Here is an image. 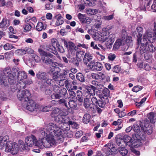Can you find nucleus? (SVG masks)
<instances>
[{
    "mask_svg": "<svg viewBox=\"0 0 156 156\" xmlns=\"http://www.w3.org/2000/svg\"><path fill=\"white\" fill-rule=\"evenodd\" d=\"M9 20L6 18H3L0 23V28H3L6 26L7 24L8 26L9 25Z\"/></svg>",
    "mask_w": 156,
    "mask_h": 156,
    "instance_id": "2f4dec72",
    "label": "nucleus"
},
{
    "mask_svg": "<svg viewBox=\"0 0 156 156\" xmlns=\"http://www.w3.org/2000/svg\"><path fill=\"white\" fill-rule=\"evenodd\" d=\"M5 150V152H10L12 154H16L18 152V145L15 143L8 141L6 144Z\"/></svg>",
    "mask_w": 156,
    "mask_h": 156,
    "instance_id": "20e7f679",
    "label": "nucleus"
},
{
    "mask_svg": "<svg viewBox=\"0 0 156 156\" xmlns=\"http://www.w3.org/2000/svg\"><path fill=\"white\" fill-rule=\"evenodd\" d=\"M83 105L86 109L90 108L91 110L94 109V105L91 103H84Z\"/></svg>",
    "mask_w": 156,
    "mask_h": 156,
    "instance_id": "f704fd0d",
    "label": "nucleus"
},
{
    "mask_svg": "<svg viewBox=\"0 0 156 156\" xmlns=\"http://www.w3.org/2000/svg\"><path fill=\"white\" fill-rule=\"evenodd\" d=\"M153 31V36L152 32L146 31L142 39L140 37L137 39V44H140L138 51L140 54H142L147 51L153 52L154 47L151 43L154 42L156 39V22L154 23Z\"/></svg>",
    "mask_w": 156,
    "mask_h": 156,
    "instance_id": "f03ea898",
    "label": "nucleus"
},
{
    "mask_svg": "<svg viewBox=\"0 0 156 156\" xmlns=\"http://www.w3.org/2000/svg\"><path fill=\"white\" fill-rule=\"evenodd\" d=\"M62 111L59 108H53L51 114V116L52 117L56 116V115L60 114Z\"/></svg>",
    "mask_w": 156,
    "mask_h": 156,
    "instance_id": "393cba45",
    "label": "nucleus"
},
{
    "mask_svg": "<svg viewBox=\"0 0 156 156\" xmlns=\"http://www.w3.org/2000/svg\"><path fill=\"white\" fill-rule=\"evenodd\" d=\"M91 87L92 89H91L90 91L88 93L91 95L92 96L95 95V90L96 89V87L93 85H91Z\"/></svg>",
    "mask_w": 156,
    "mask_h": 156,
    "instance_id": "8fccbe9b",
    "label": "nucleus"
},
{
    "mask_svg": "<svg viewBox=\"0 0 156 156\" xmlns=\"http://www.w3.org/2000/svg\"><path fill=\"white\" fill-rule=\"evenodd\" d=\"M67 92V90L65 88H61L57 94H53L51 97L52 99H54L53 97H54L55 99H59L65 96Z\"/></svg>",
    "mask_w": 156,
    "mask_h": 156,
    "instance_id": "9d476101",
    "label": "nucleus"
},
{
    "mask_svg": "<svg viewBox=\"0 0 156 156\" xmlns=\"http://www.w3.org/2000/svg\"><path fill=\"white\" fill-rule=\"evenodd\" d=\"M78 17L80 21L82 23L85 18V16L84 15H83L81 13H79L78 15Z\"/></svg>",
    "mask_w": 156,
    "mask_h": 156,
    "instance_id": "bf43d9fd",
    "label": "nucleus"
},
{
    "mask_svg": "<svg viewBox=\"0 0 156 156\" xmlns=\"http://www.w3.org/2000/svg\"><path fill=\"white\" fill-rule=\"evenodd\" d=\"M4 49L5 50H9L12 48H15L14 46H12V44L6 43L3 46Z\"/></svg>",
    "mask_w": 156,
    "mask_h": 156,
    "instance_id": "e433bc0d",
    "label": "nucleus"
},
{
    "mask_svg": "<svg viewBox=\"0 0 156 156\" xmlns=\"http://www.w3.org/2000/svg\"><path fill=\"white\" fill-rule=\"evenodd\" d=\"M53 117L54 121L59 124L67 123L68 120H69L68 117L63 116L61 114L58 115Z\"/></svg>",
    "mask_w": 156,
    "mask_h": 156,
    "instance_id": "1a4fd4ad",
    "label": "nucleus"
},
{
    "mask_svg": "<svg viewBox=\"0 0 156 156\" xmlns=\"http://www.w3.org/2000/svg\"><path fill=\"white\" fill-rule=\"evenodd\" d=\"M136 30L138 32V35H139V37L137 36V38L138 37H140L141 38V37L142 36L143 31V28L141 27H137Z\"/></svg>",
    "mask_w": 156,
    "mask_h": 156,
    "instance_id": "c03bdc74",
    "label": "nucleus"
},
{
    "mask_svg": "<svg viewBox=\"0 0 156 156\" xmlns=\"http://www.w3.org/2000/svg\"><path fill=\"white\" fill-rule=\"evenodd\" d=\"M108 150L109 152H108V154H110L111 152H112L111 154H116L118 152V149H117L113 145H112V147L111 148H109Z\"/></svg>",
    "mask_w": 156,
    "mask_h": 156,
    "instance_id": "72a5a7b5",
    "label": "nucleus"
},
{
    "mask_svg": "<svg viewBox=\"0 0 156 156\" xmlns=\"http://www.w3.org/2000/svg\"><path fill=\"white\" fill-rule=\"evenodd\" d=\"M97 104L101 108H103L105 106L106 104H105L103 101L100 99L98 100Z\"/></svg>",
    "mask_w": 156,
    "mask_h": 156,
    "instance_id": "4d7b16f0",
    "label": "nucleus"
},
{
    "mask_svg": "<svg viewBox=\"0 0 156 156\" xmlns=\"http://www.w3.org/2000/svg\"><path fill=\"white\" fill-rule=\"evenodd\" d=\"M36 29L38 31H41L42 30H44L46 27H44L43 23L41 22H38L36 27Z\"/></svg>",
    "mask_w": 156,
    "mask_h": 156,
    "instance_id": "7c9ffc66",
    "label": "nucleus"
},
{
    "mask_svg": "<svg viewBox=\"0 0 156 156\" xmlns=\"http://www.w3.org/2000/svg\"><path fill=\"white\" fill-rule=\"evenodd\" d=\"M72 85H73V86L74 89L75 90L77 89L78 87L76 85L78 84V83L76 80H75V79L72 82Z\"/></svg>",
    "mask_w": 156,
    "mask_h": 156,
    "instance_id": "680f3d73",
    "label": "nucleus"
},
{
    "mask_svg": "<svg viewBox=\"0 0 156 156\" xmlns=\"http://www.w3.org/2000/svg\"><path fill=\"white\" fill-rule=\"evenodd\" d=\"M23 81L26 85H30L33 83L32 80L31 79H28Z\"/></svg>",
    "mask_w": 156,
    "mask_h": 156,
    "instance_id": "69168bd1",
    "label": "nucleus"
},
{
    "mask_svg": "<svg viewBox=\"0 0 156 156\" xmlns=\"http://www.w3.org/2000/svg\"><path fill=\"white\" fill-rule=\"evenodd\" d=\"M70 128V125L67 123H63L62 128L54 123H49L45 129L42 128L39 129L41 144L45 147L49 148L56 144V140L59 142H62L64 137L62 130L66 132L69 131Z\"/></svg>",
    "mask_w": 156,
    "mask_h": 156,
    "instance_id": "f257e3e1",
    "label": "nucleus"
},
{
    "mask_svg": "<svg viewBox=\"0 0 156 156\" xmlns=\"http://www.w3.org/2000/svg\"><path fill=\"white\" fill-rule=\"evenodd\" d=\"M132 137L133 139L130 147L137 148L141 145V141L139 140L140 138L138 136L137 137L135 135H133Z\"/></svg>",
    "mask_w": 156,
    "mask_h": 156,
    "instance_id": "9b49d317",
    "label": "nucleus"
},
{
    "mask_svg": "<svg viewBox=\"0 0 156 156\" xmlns=\"http://www.w3.org/2000/svg\"><path fill=\"white\" fill-rule=\"evenodd\" d=\"M76 77L78 80L81 82H84L85 81L84 76L81 73H77Z\"/></svg>",
    "mask_w": 156,
    "mask_h": 156,
    "instance_id": "cd10ccee",
    "label": "nucleus"
},
{
    "mask_svg": "<svg viewBox=\"0 0 156 156\" xmlns=\"http://www.w3.org/2000/svg\"><path fill=\"white\" fill-rule=\"evenodd\" d=\"M133 129L135 132L138 133L141 131L139 126L136 124H134L133 127Z\"/></svg>",
    "mask_w": 156,
    "mask_h": 156,
    "instance_id": "37998d69",
    "label": "nucleus"
},
{
    "mask_svg": "<svg viewBox=\"0 0 156 156\" xmlns=\"http://www.w3.org/2000/svg\"><path fill=\"white\" fill-rule=\"evenodd\" d=\"M91 76L94 79L98 80L99 78V74L92 73L91 74Z\"/></svg>",
    "mask_w": 156,
    "mask_h": 156,
    "instance_id": "3c124183",
    "label": "nucleus"
},
{
    "mask_svg": "<svg viewBox=\"0 0 156 156\" xmlns=\"http://www.w3.org/2000/svg\"><path fill=\"white\" fill-rule=\"evenodd\" d=\"M26 85L25 84L23 83V81L22 83H18L17 85V87H20L19 90H23L22 89H24Z\"/></svg>",
    "mask_w": 156,
    "mask_h": 156,
    "instance_id": "09e8293b",
    "label": "nucleus"
},
{
    "mask_svg": "<svg viewBox=\"0 0 156 156\" xmlns=\"http://www.w3.org/2000/svg\"><path fill=\"white\" fill-rule=\"evenodd\" d=\"M124 142L126 143V146L127 145L129 146L131 145L132 141L133 139L130 136L128 135L124 136L123 138Z\"/></svg>",
    "mask_w": 156,
    "mask_h": 156,
    "instance_id": "aec40b11",
    "label": "nucleus"
},
{
    "mask_svg": "<svg viewBox=\"0 0 156 156\" xmlns=\"http://www.w3.org/2000/svg\"><path fill=\"white\" fill-rule=\"evenodd\" d=\"M31 94L29 91L27 90H19L18 91L17 96L20 101H27L30 98Z\"/></svg>",
    "mask_w": 156,
    "mask_h": 156,
    "instance_id": "39448f33",
    "label": "nucleus"
},
{
    "mask_svg": "<svg viewBox=\"0 0 156 156\" xmlns=\"http://www.w3.org/2000/svg\"><path fill=\"white\" fill-rule=\"evenodd\" d=\"M121 36L122 37V39H121V40H123L124 41L126 39V37L128 36H127V34L125 30H122V31Z\"/></svg>",
    "mask_w": 156,
    "mask_h": 156,
    "instance_id": "de8ad7c7",
    "label": "nucleus"
},
{
    "mask_svg": "<svg viewBox=\"0 0 156 156\" xmlns=\"http://www.w3.org/2000/svg\"><path fill=\"white\" fill-rule=\"evenodd\" d=\"M126 45L128 47H131L133 45V41L132 40V38L130 36H128L126 37V39L124 41Z\"/></svg>",
    "mask_w": 156,
    "mask_h": 156,
    "instance_id": "4be33fe9",
    "label": "nucleus"
},
{
    "mask_svg": "<svg viewBox=\"0 0 156 156\" xmlns=\"http://www.w3.org/2000/svg\"><path fill=\"white\" fill-rule=\"evenodd\" d=\"M46 49L54 54H56L57 53L55 47L52 44H49L47 45L46 47Z\"/></svg>",
    "mask_w": 156,
    "mask_h": 156,
    "instance_id": "f3484780",
    "label": "nucleus"
},
{
    "mask_svg": "<svg viewBox=\"0 0 156 156\" xmlns=\"http://www.w3.org/2000/svg\"><path fill=\"white\" fill-rule=\"evenodd\" d=\"M124 44V41L121 40V39H118L116 40L114 45L113 49L116 50L118 49L121 45Z\"/></svg>",
    "mask_w": 156,
    "mask_h": 156,
    "instance_id": "a211bd4d",
    "label": "nucleus"
},
{
    "mask_svg": "<svg viewBox=\"0 0 156 156\" xmlns=\"http://www.w3.org/2000/svg\"><path fill=\"white\" fill-rule=\"evenodd\" d=\"M108 96H104L102 95H99V97L100 99L106 104L109 103V100L108 97Z\"/></svg>",
    "mask_w": 156,
    "mask_h": 156,
    "instance_id": "4c0bfd02",
    "label": "nucleus"
},
{
    "mask_svg": "<svg viewBox=\"0 0 156 156\" xmlns=\"http://www.w3.org/2000/svg\"><path fill=\"white\" fill-rule=\"evenodd\" d=\"M118 152L122 156L126 155L128 152V150L125 148V147H122L118 148Z\"/></svg>",
    "mask_w": 156,
    "mask_h": 156,
    "instance_id": "b1692460",
    "label": "nucleus"
},
{
    "mask_svg": "<svg viewBox=\"0 0 156 156\" xmlns=\"http://www.w3.org/2000/svg\"><path fill=\"white\" fill-rule=\"evenodd\" d=\"M114 14L109 16H105L103 17L102 19L105 20L109 21L112 20L114 18Z\"/></svg>",
    "mask_w": 156,
    "mask_h": 156,
    "instance_id": "a18cd8bd",
    "label": "nucleus"
},
{
    "mask_svg": "<svg viewBox=\"0 0 156 156\" xmlns=\"http://www.w3.org/2000/svg\"><path fill=\"white\" fill-rule=\"evenodd\" d=\"M25 142L27 146L32 147L33 145L37 146L38 142L35 137L33 135H31L27 137L25 139Z\"/></svg>",
    "mask_w": 156,
    "mask_h": 156,
    "instance_id": "423d86ee",
    "label": "nucleus"
},
{
    "mask_svg": "<svg viewBox=\"0 0 156 156\" xmlns=\"http://www.w3.org/2000/svg\"><path fill=\"white\" fill-rule=\"evenodd\" d=\"M154 115V113L153 112H150L147 115V117L151 123L155 122V119Z\"/></svg>",
    "mask_w": 156,
    "mask_h": 156,
    "instance_id": "473e14b6",
    "label": "nucleus"
},
{
    "mask_svg": "<svg viewBox=\"0 0 156 156\" xmlns=\"http://www.w3.org/2000/svg\"><path fill=\"white\" fill-rule=\"evenodd\" d=\"M15 76L12 73H9L7 77L8 83L10 85H14L16 83Z\"/></svg>",
    "mask_w": 156,
    "mask_h": 156,
    "instance_id": "2eb2a0df",
    "label": "nucleus"
},
{
    "mask_svg": "<svg viewBox=\"0 0 156 156\" xmlns=\"http://www.w3.org/2000/svg\"><path fill=\"white\" fill-rule=\"evenodd\" d=\"M91 21V20L88 17H86L82 23H86L87 24H90Z\"/></svg>",
    "mask_w": 156,
    "mask_h": 156,
    "instance_id": "052dcab7",
    "label": "nucleus"
},
{
    "mask_svg": "<svg viewBox=\"0 0 156 156\" xmlns=\"http://www.w3.org/2000/svg\"><path fill=\"white\" fill-rule=\"evenodd\" d=\"M62 41L64 43V45L66 47L68 51L71 52H74L76 51L77 48L75 46L74 44L72 42H67L65 39H62Z\"/></svg>",
    "mask_w": 156,
    "mask_h": 156,
    "instance_id": "0eeeda50",
    "label": "nucleus"
},
{
    "mask_svg": "<svg viewBox=\"0 0 156 156\" xmlns=\"http://www.w3.org/2000/svg\"><path fill=\"white\" fill-rule=\"evenodd\" d=\"M93 57L89 53H86L83 58V62L85 64L87 65L88 62L92 59Z\"/></svg>",
    "mask_w": 156,
    "mask_h": 156,
    "instance_id": "4468645a",
    "label": "nucleus"
},
{
    "mask_svg": "<svg viewBox=\"0 0 156 156\" xmlns=\"http://www.w3.org/2000/svg\"><path fill=\"white\" fill-rule=\"evenodd\" d=\"M76 99L79 102H83V101L84 97L83 95V93L80 90H78L76 91Z\"/></svg>",
    "mask_w": 156,
    "mask_h": 156,
    "instance_id": "412c9836",
    "label": "nucleus"
},
{
    "mask_svg": "<svg viewBox=\"0 0 156 156\" xmlns=\"http://www.w3.org/2000/svg\"><path fill=\"white\" fill-rule=\"evenodd\" d=\"M37 78L39 79H42L43 80L46 79V74L45 73L39 72L36 75Z\"/></svg>",
    "mask_w": 156,
    "mask_h": 156,
    "instance_id": "c85d7f7f",
    "label": "nucleus"
},
{
    "mask_svg": "<svg viewBox=\"0 0 156 156\" xmlns=\"http://www.w3.org/2000/svg\"><path fill=\"white\" fill-rule=\"evenodd\" d=\"M38 51L41 56V59L43 63L48 65L52 63L53 65H56L57 63L53 62V59L55 57L52 54L47 53L41 49H39Z\"/></svg>",
    "mask_w": 156,
    "mask_h": 156,
    "instance_id": "7ed1b4c3",
    "label": "nucleus"
},
{
    "mask_svg": "<svg viewBox=\"0 0 156 156\" xmlns=\"http://www.w3.org/2000/svg\"><path fill=\"white\" fill-rule=\"evenodd\" d=\"M83 134V132L82 131H77L75 134V136L76 138H79Z\"/></svg>",
    "mask_w": 156,
    "mask_h": 156,
    "instance_id": "774afa93",
    "label": "nucleus"
},
{
    "mask_svg": "<svg viewBox=\"0 0 156 156\" xmlns=\"http://www.w3.org/2000/svg\"><path fill=\"white\" fill-rule=\"evenodd\" d=\"M142 89V87L140 86H134L132 89V91L134 92H137Z\"/></svg>",
    "mask_w": 156,
    "mask_h": 156,
    "instance_id": "864d4df0",
    "label": "nucleus"
},
{
    "mask_svg": "<svg viewBox=\"0 0 156 156\" xmlns=\"http://www.w3.org/2000/svg\"><path fill=\"white\" fill-rule=\"evenodd\" d=\"M27 101L28 102L26 108L28 110L33 112L37 108L38 105L33 100L30 99Z\"/></svg>",
    "mask_w": 156,
    "mask_h": 156,
    "instance_id": "6e6552de",
    "label": "nucleus"
},
{
    "mask_svg": "<svg viewBox=\"0 0 156 156\" xmlns=\"http://www.w3.org/2000/svg\"><path fill=\"white\" fill-rule=\"evenodd\" d=\"M33 58L36 62H38L41 60L40 57L36 54L34 55H33Z\"/></svg>",
    "mask_w": 156,
    "mask_h": 156,
    "instance_id": "0e129e2a",
    "label": "nucleus"
},
{
    "mask_svg": "<svg viewBox=\"0 0 156 156\" xmlns=\"http://www.w3.org/2000/svg\"><path fill=\"white\" fill-rule=\"evenodd\" d=\"M65 86L68 90H73L74 89L73 86L71 83V82L69 80H67L64 81Z\"/></svg>",
    "mask_w": 156,
    "mask_h": 156,
    "instance_id": "a878e982",
    "label": "nucleus"
},
{
    "mask_svg": "<svg viewBox=\"0 0 156 156\" xmlns=\"http://www.w3.org/2000/svg\"><path fill=\"white\" fill-rule=\"evenodd\" d=\"M46 83L47 84L49 85H53L54 84V82L53 80L51 79H47L46 82H44V83Z\"/></svg>",
    "mask_w": 156,
    "mask_h": 156,
    "instance_id": "6e6d98bb",
    "label": "nucleus"
},
{
    "mask_svg": "<svg viewBox=\"0 0 156 156\" xmlns=\"http://www.w3.org/2000/svg\"><path fill=\"white\" fill-rule=\"evenodd\" d=\"M115 37V35L113 34H111L109 35L108 37H106L105 39L107 40L110 45H112L114 41V38Z\"/></svg>",
    "mask_w": 156,
    "mask_h": 156,
    "instance_id": "6ab92c4d",
    "label": "nucleus"
},
{
    "mask_svg": "<svg viewBox=\"0 0 156 156\" xmlns=\"http://www.w3.org/2000/svg\"><path fill=\"white\" fill-rule=\"evenodd\" d=\"M69 125L74 129L77 128L78 127V125L75 122L68 120L67 122Z\"/></svg>",
    "mask_w": 156,
    "mask_h": 156,
    "instance_id": "58836bf2",
    "label": "nucleus"
},
{
    "mask_svg": "<svg viewBox=\"0 0 156 156\" xmlns=\"http://www.w3.org/2000/svg\"><path fill=\"white\" fill-rule=\"evenodd\" d=\"M58 102L62 104L63 105L65 106L66 107H67V104L66 100L64 99H61L58 101Z\"/></svg>",
    "mask_w": 156,
    "mask_h": 156,
    "instance_id": "13d9d810",
    "label": "nucleus"
},
{
    "mask_svg": "<svg viewBox=\"0 0 156 156\" xmlns=\"http://www.w3.org/2000/svg\"><path fill=\"white\" fill-rule=\"evenodd\" d=\"M54 18L56 20L55 25L57 27L62 25L64 23V19L61 14H59L55 15Z\"/></svg>",
    "mask_w": 156,
    "mask_h": 156,
    "instance_id": "f8f14e48",
    "label": "nucleus"
},
{
    "mask_svg": "<svg viewBox=\"0 0 156 156\" xmlns=\"http://www.w3.org/2000/svg\"><path fill=\"white\" fill-rule=\"evenodd\" d=\"M20 141L21 142L18 146V148H19V150L22 151L24 150L29 151L30 150V149L28 147V146H27L25 145L24 144V143L23 142L21 141Z\"/></svg>",
    "mask_w": 156,
    "mask_h": 156,
    "instance_id": "5701e85b",
    "label": "nucleus"
},
{
    "mask_svg": "<svg viewBox=\"0 0 156 156\" xmlns=\"http://www.w3.org/2000/svg\"><path fill=\"white\" fill-rule=\"evenodd\" d=\"M140 126L141 128V131L139 133H136L135 134H133V135H135L137 137V136H138L140 138L139 140L141 141V140H144V139H145V133L144 131V129L143 125L140 124Z\"/></svg>",
    "mask_w": 156,
    "mask_h": 156,
    "instance_id": "ddd939ff",
    "label": "nucleus"
},
{
    "mask_svg": "<svg viewBox=\"0 0 156 156\" xmlns=\"http://www.w3.org/2000/svg\"><path fill=\"white\" fill-rule=\"evenodd\" d=\"M61 88L58 85H54L53 88V91L55 93V94H57Z\"/></svg>",
    "mask_w": 156,
    "mask_h": 156,
    "instance_id": "e2e57ef3",
    "label": "nucleus"
},
{
    "mask_svg": "<svg viewBox=\"0 0 156 156\" xmlns=\"http://www.w3.org/2000/svg\"><path fill=\"white\" fill-rule=\"evenodd\" d=\"M81 2L83 4H85L86 6H91L94 5V3H92L90 0H81Z\"/></svg>",
    "mask_w": 156,
    "mask_h": 156,
    "instance_id": "c9c22d12",
    "label": "nucleus"
},
{
    "mask_svg": "<svg viewBox=\"0 0 156 156\" xmlns=\"http://www.w3.org/2000/svg\"><path fill=\"white\" fill-rule=\"evenodd\" d=\"M27 77V75L24 71H19L18 72L17 78L19 80L25 79Z\"/></svg>",
    "mask_w": 156,
    "mask_h": 156,
    "instance_id": "dca6fc26",
    "label": "nucleus"
},
{
    "mask_svg": "<svg viewBox=\"0 0 156 156\" xmlns=\"http://www.w3.org/2000/svg\"><path fill=\"white\" fill-rule=\"evenodd\" d=\"M95 63V62L94 61H92L87 66L90 69L93 70Z\"/></svg>",
    "mask_w": 156,
    "mask_h": 156,
    "instance_id": "5fc2aeb1",
    "label": "nucleus"
},
{
    "mask_svg": "<svg viewBox=\"0 0 156 156\" xmlns=\"http://www.w3.org/2000/svg\"><path fill=\"white\" fill-rule=\"evenodd\" d=\"M109 91L108 89L106 88L103 90L101 94H99V95H102L103 96H109Z\"/></svg>",
    "mask_w": 156,
    "mask_h": 156,
    "instance_id": "603ef678",
    "label": "nucleus"
},
{
    "mask_svg": "<svg viewBox=\"0 0 156 156\" xmlns=\"http://www.w3.org/2000/svg\"><path fill=\"white\" fill-rule=\"evenodd\" d=\"M84 52L82 51H78L76 53V56L79 59H81L83 56Z\"/></svg>",
    "mask_w": 156,
    "mask_h": 156,
    "instance_id": "79ce46f5",
    "label": "nucleus"
},
{
    "mask_svg": "<svg viewBox=\"0 0 156 156\" xmlns=\"http://www.w3.org/2000/svg\"><path fill=\"white\" fill-rule=\"evenodd\" d=\"M31 26L30 24L27 23L26 24L24 29L27 31H29L31 28Z\"/></svg>",
    "mask_w": 156,
    "mask_h": 156,
    "instance_id": "338daca9",
    "label": "nucleus"
},
{
    "mask_svg": "<svg viewBox=\"0 0 156 156\" xmlns=\"http://www.w3.org/2000/svg\"><path fill=\"white\" fill-rule=\"evenodd\" d=\"M90 115L89 114H85L83 118V122L86 124L89 123L90 121Z\"/></svg>",
    "mask_w": 156,
    "mask_h": 156,
    "instance_id": "c756f323",
    "label": "nucleus"
},
{
    "mask_svg": "<svg viewBox=\"0 0 156 156\" xmlns=\"http://www.w3.org/2000/svg\"><path fill=\"white\" fill-rule=\"evenodd\" d=\"M103 68V66L99 62H95L93 71H100Z\"/></svg>",
    "mask_w": 156,
    "mask_h": 156,
    "instance_id": "bb28decb",
    "label": "nucleus"
},
{
    "mask_svg": "<svg viewBox=\"0 0 156 156\" xmlns=\"http://www.w3.org/2000/svg\"><path fill=\"white\" fill-rule=\"evenodd\" d=\"M63 75V74L61 73L60 75L59 74H58L56 73H55L53 74L52 76L53 80H54L55 81H57L58 80L60 79V77L62 76Z\"/></svg>",
    "mask_w": 156,
    "mask_h": 156,
    "instance_id": "ea45409f",
    "label": "nucleus"
},
{
    "mask_svg": "<svg viewBox=\"0 0 156 156\" xmlns=\"http://www.w3.org/2000/svg\"><path fill=\"white\" fill-rule=\"evenodd\" d=\"M65 75H64L63 76L60 77V79L58 80L57 82L58 84L60 86H62L65 83L64 82V81L65 79V77L64 76Z\"/></svg>",
    "mask_w": 156,
    "mask_h": 156,
    "instance_id": "a19ab883",
    "label": "nucleus"
},
{
    "mask_svg": "<svg viewBox=\"0 0 156 156\" xmlns=\"http://www.w3.org/2000/svg\"><path fill=\"white\" fill-rule=\"evenodd\" d=\"M121 67L119 66L118 65L115 66L112 69L113 72L117 73H119L121 71Z\"/></svg>",
    "mask_w": 156,
    "mask_h": 156,
    "instance_id": "49530a36",
    "label": "nucleus"
}]
</instances>
